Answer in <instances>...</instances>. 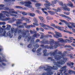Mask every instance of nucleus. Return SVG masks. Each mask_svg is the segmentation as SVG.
Listing matches in <instances>:
<instances>
[{
	"instance_id": "1",
	"label": "nucleus",
	"mask_w": 75,
	"mask_h": 75,
	"mask_svg": "<svg viewBox=\"0 0 75 75\" xmlns=\"http://www.w3.org/2000/svg\"><path fill=\"white\" fill-rule=\"evenodd\" d=\"M57 52L58 50H56L54 51V52H50L49 53L50 54V57L48 58V59H51V61H54V59H52L54 58L57 61H59L57 62H53L54 65H56L57 67L53 66V67L49 66H47L46 67H40V69L44 68V70L47 71V73L45 72L43 73L42 75H51L52 74H53V72H51V70H52V69L57 70L58 67L61 68V65H63L68 60V58H64L65 57L67 56L66 54H67V52H64L65 53L63 54H62L61 52H59V55L55 56L56 54H57Z\"/></svg>"
},
{
	"instance_id": "2",
	"label": "nucleus",
	"mask_w": 75,
	"mask_h": 75,
	"mask_svg": "<svg viewBox=\"0 0 75 75\" xmlns=\"http://www.w3.org/2000/svg\"><path fill=\"white\" fill-rule=\"evenodd\" d=\"M17 30L18 28H16L15 29L14 28H11L10 31H8L6 33V31L3 30V28L0 27V37H9L10 38H12L13 36V34L14 33V35H16L17 33Z\"/></svg>"
},
{
	"instance_id": "3",
	"label": "nucleus",
	"mask_w": 75,
	"mask_h": 75,
	"mask_svg": "<svg viewBox=\"0 0 75 75\" xmlns=\"http://www.w3.org/2000/svg\"><path fill=\"white\" fill-rule=\"evenodd\" d=\"M60 42H64L65 41L62 38H59L58 39V41H55L54 40L52 39H50L49 41V44H50V45L52 47H53V48L54 49H56L58 47L60 46L59 43Z\"/></svg>"
},
{
	"instance_id": "4",
	"label": "nucleus",
	"mask_w": 75,
	"mask_h": 75,
	"mask_svg": "<svg viewBox=\"0 0 75 75\" xmlns=\"http://www.w3.org/2000/svg\"><path fill=\"white\" fill-rule=\"evenodd\" d=\"M29 32L30 31H29V30L28 29H26L25 30V32L23 33L22 35L23 37H25L24 39V40L25 41H26L27 40L28 42L30 41V42H34V40H32L31 36L28 37L27 39V38L28 36H30V33H29Z\"/></svg>"
},
{
	"instance_id": "5",
	"label": "nucleus",
	"mask_w": 75,
	"mask_h": 75,
	"mask_svg": "<svg viewBox=\"0 0 75 75\" xmlns=\"http://www.w3.org/2000/svg\"><path fill=\"white\" fill-rule=\"evenodd\" d=\"M2 13H4V15H6V17H10V15L12 16V17H15L16 18H18V17H16L17 15H16L14 14H18V12L16 11H9V12H7L5 11H3L2 12ZM13 13L14 14L12 13Z\"/></svg>"
},
{
	"instance_id": "6",
	"label": "nucleus",
	"mask_w": 75,
	"mask_h": 75,
	"mask_svg": "<svg viewBox=\"0 0 75 75\" xmlns=\"http://www.w3.org/2000/svg\"><path fill=\"white\" fill-rule=\"evenodd\" d=\"M44 1L47 3L45 4L44 5L45 6L46 8L47 9V10H51V8L50 7L51 6H52V7H55V5L51 4L50 2L47 0H44Z\"/></svg>"
},
{
	"instance_id": "7",
	"label": "nucleus",
	"mask_w": 75,
	"mask_h": 75,
	"mask_svg": "<svg viewBox=\"0 0 75 75\" xmlns=\"http://www.w3.org/2000/svg\"><path fill=\"white\" fill-rule=\"evenodd\" d=\"M20 3L22 5H24L26 7H28V8H30L32 7V6L30 5V4H31L32 3L30 1H21L20 2Z\"/></svg>"
},
{
	"instance_id": "8",
	"label": "nucleus",
	"mask_w": 75,
	"mask_h": 75,
	"mask_svg": "<svg viewBox=\"0 0 75 75\" xmlns=\"http://www.w3.org/2000/svg\"><path fill=\"white\" fill-rule=\"evenodd\" d=\"M67 68V66H63V67L61 68V70H60V73H57V75H60V74H62L63 71H65L64 72V74L65 75H68V73H67V71L66 70V68Z\"/></svg>"
},
{
	"instance_id": "9",
	"label": "nucleus",
	"mask_w": 75,
	"mask_h": 75,
	"mask_svg": "<svg viewBox=\"0 0 75 75\" xmlns=\"http://www.w3.org/2000/svg\"><path fill=\"white\" fill-rule=\"evenodd\" d=\"M44 38H45L44 39L40 42L41 44H49V41L48 40H46L47 39V38L46 37Z\"/></svg>"
},
{
	"instance_id": "10",
	"label": "nucleus",
	"mask_w": 75,
	"mask_h": 75,
	"mask_svg": "<svg viewBox=\"0 0 75 75\" xmlns=\"http://www.w3.org/2000/svg\"><path fill=\"white\" fill-rule=\"evenodd\" d=\"M55 35H54V38H59V37H62V36L61 35V33H59L57 32H55Z\"/></svg>"
},
{
	"instance_id": "11",
	"label": "nucleus",
	"mask_w": 75,
	"mask_h": 75,
	"mask_svg": "<svg viewBox=\"0 0 75 75\" xmlns=\"http://www.w3.org/2000/svg\"><path fill=\"white\" fill-rule=\"evenodd\" d=\"M21 19H17L18 21L16 22L17 25H20V24H21V21H23V20L25 21V19H26V18L22 17L21 18Z\"/></svg>"
},
{
	"instance_id": "12",
	"label": "nucleus",
	"mask_w": 75,
	"mask_h": 75,
	"mask_svg": "<svg viewBox=\"0 0 75 75\" xmlns=\"http://www.w3.org/2000/svg\"><path fill=\"white\" fill-rule=\"evenodd\" d=\"M35 33L32 36L31 38V39H34L35 37L37 38H38L39 37H40V35L38 33H37V31H35Z\"/></svg>"
},
{
	"instance_id": "13",
	"label": "nucleus",
	"mask_w": 75,
	"mask_h": 75,
	"mask_svg": "<svg viewBox=\"0 0 75 75\" xmlns=\"http://www.w3.org/2000/svg\"><path fill=\"white\" fill-rule=\"evenodd\" d=\"M48 38V37H50V38H52V36L51 35H50L47 34L46 35H41V37L40 38V39H43L44 38Z\"/></svg>"
},
{
	"instance_id": "14",
	"label": "nucleus",
	"mask_w": 75,
	"mask_h": 75,
	"mask_svg": "<svg viewBox=\"0 0 75 75\" xmlns=\"http://www.w3.org/2000/svg\"><path fill=\"white\" fill-rule=\"evenodd\" d=\"M8 10L10 11H14V9L13 8H11L9 9V8L7 7L0 8V10Z\"/></svg>"
},
{
	"instance_id": "15",
	"label": "nucleus",
	"mask_w": 75,
	"mask_h": 75,
	"mask_svg": "<svg viewBox=\"0 0 75 75\" xmlns=\"http://www.w3.org/2000/svg\"><path fill=\"white\" fill-rule=\"evenodd\" d=\"M35 44V43L33 42H30V44L28 45V47L29 48H32L34 47V45Z\"/></svg>"
},
{
	"instance_id": "16",
	"label": "nucleus",
	"mask_w": 75,
	"mask_h": 75,
	"mask_svg": "<svg viewBox=\"0 0 75 75\" xmlns=\"http://www.w3.org/2000/svg\"><path fill=\"white\" fill-rule=\"evenodd\" d=\"M38 18L41 21V22L42 23H45V20H44V18L41 16H39L38 17Z\"/></svg>"
},
{
	"instance_id": "17",
	"label": "nucleus",
	"mask_w": 75,
	"mask_h": 75,
	"mask_svg": "<svg viewBox=\"0 0 75 75\" xmlns=\"http://www.w3.org/2000/svg\"><path fill=\"white\" fill-rule=\"evenodd\" d=\"M17 33L18 35H20V34H22L23 35V33H25V32L23 33V32H22V30L21 29H19L18 30H18H17Z\"/></svg>"
},
{
	"instance_id": "18",
	"label": "nucleus",
	"mask_w": 75,
	"mask_h": 75,
	"mask_svg": "<svg viewBox=\"0 0 75 75\" xmlns=\"http://www.w3.org/2000/svg\"><path fill=\"white\" fill-rule=\"evenodd\" d=\"M45 48H47V49H50V50H52V49H54V47L53 46H48V45H46L45 47Z\"/></svg>"
},
{
	"instance_id": "19",
	"label": "nucleus",
	"mask_w": 75,
	"mask_h": 75,
	"mask_svg": "<svg viewBox=\"0 0 75 75\" xmlns=\"http://www.w3.org/2000/svg\"><path fill=\"white\" fill-rule=\"evenodd\" d=\"M6 16L3 15V14L2 13H0V20L3 21V18H5Z\"/></svg>"
},
{
	"instance_id": "20",
	"label": "nucleus",
	"mask_w": 75,
	"mask_h": 75,
	"mask_svg": "<svg viewBox=\"0 0 75 75\" xmlns=\"http://www.w3.org/2000/svg\"><path fill=\"white\" fill-rule=\"evenodd\" d=\"M47 51L46 49H45L43 51V52L44 54L43 55L44 56H48L49 55V53H47Z\"/></svg>"
},
{
	"instance_id": "21",
	"label": "nucleus",
	"mask_w": 75,
	"mask_h": 75,
	"mask_svg": "<svg viewBox=\"0 0 75 75\" xmlns=\"http://www.w3.org/2000/svg\"><path fill=\"white\" fill-rule=\"evenodd\" d=\"M60 16H61V17H63L66 18L68 19V20H71V18L70 17L68 16H66V15H65L63 14H61L60 15Z\"/></svg>"
},
{
	"instance_id": "22",
	"label": "nucleus",
	"mask_w": 75,
	"mask_h": 75,
	"mask_svg": "<svg viewBox=\"0 0 75 75\" xmlns=\"http://www.w3.org/2000/svg\"><path fill=\"white\" fill-rule=\"evenodd\" d=\"M52 10L54 11H55L56 12H58V11L60 12V11H61V9L59 8H58L57 9H56L55 8H52Z\"/></svg>"
},
{
	"instance_id": "23",
	"label": "nucleus",
	"mask_w": 75,
	"mask_h": 75,
	"mask_svg": "<svg viewBox=\"0 0 75 75\" xmlns=\"http://www.w3.org/2000/svg\"><path fill=\"white\" fill-rule=\"evenodd\" d=\"M59 4L60 6H64L63 7H67V4H63V3L62 2L60 1L59 2Z\"/></svg>"
},
{
	"instance_id": "24",
	"label": "nucleus",
	"mask_w": 75,
	"mask_h": 75,
	"mask_svg": "<svg viewBox=\"0 0 75 75\" xmlns=\"http://www.w3.org/2000/svg\"><path fill=\"white\" fill-rule=\"evenodd\" d=\"M41 50V48H39L37 50V52L38 55H40L41 54V53H40Z\"/></svg>"
},
{
	"instance_id": "25",
	"label": "nucleus",
	"mask_w": 75,
	"mask_h": 75,
	"mask_svg": "<svg viewBox=\"0 0 75 75\" xmlns=\"http://www.w3.org/2000/svg\"><path fill=\"white\" fill-rule=\"evenodd\" d=\"M39 25H40V26H42L43 28H44V27H47V26L48 25H46L42 23H39Z\"/></svg>"
},
{
	"instance_id": "26",
	"label": "nucleus",
	"mask_w": 75,
	"mask_h": 75,
	"mask_svg": "<svg viewBox=\"0 0 75 75\" xmlns=\"http://www.w3.org/2000/svg\"><path fill=\"white\" fill-rule=\"evenodd\" d=\"M63 29H64V28L62 27H60L59 26V28H58V30H60V31H62L64 32H65V30Z\"/></svg>"
},
{
	"instance_id": "27",
	"label": "nucleus",
	"mask_w": 75,
	"mask_h": 75,
	"mask_svg": "<svg viewBox=\"0 0 75 75\" xmlns=\"http://www.w3.org/2000/svg\"><path fill=\"white\" fill-rule=\"evenodd\" d=\"M62 8L63 9H64V10H66V11H70V8H67V6H63L62 7Z\"/></svg>"
},
{
	"instance_id": "28",
	"label": "nucleus",
	"mask_w": 75,
	"mask_h": 75,
	"mask_svg": "<svg viewBox=\"0 0 75 75\" xmlns=\"http://www.w3.org/2000/svg\"><path fill=\"white\" fill-rule=\"evenodd\" d=\"M68 73H69V74H74V73L75 74V72L71 70H69L68 71Z\"/></svg>"
},
{
	"instance_id": "29",
	"label": "nucleus",
	"mask_w": 75,
	"mask_h": 75,
	"mask_svg": "<svg viewBox=\"0 0 75 75\" xmlns=\"http://www.w3.org/2000/svg\"><path fill=\"white\" fill-rule=\"evenodd\" d=\"M67 25H70V24H71V26H72L74 27V26H75V25H75V23H73V22H68L67 23Z\"/></svg>"
},
{
	"instance_id": "30",
	"label": "nucleus",
	"mask_w": 75,
	"mask_h": 75,
	"mask_svg": "<svg viewBox=\"0 0 75 75\" xmlns=\"http://www.w3.org/2000/svg\"><path fill=\"white\" fill-rule=\"evenodd\" d=\"M28 15H29L31 17H34L35 16V13H28Z\"/></svg>"
},
{
	"instance_id": "31",
	"label": "nucleus",
	"mask_w": 75,
	"mask_h": 75,
	"mask_svg": "<svg viewBox=\"0 0 75 75\" xmlns=\"http://www.w3.org/2000/svg\"><path fill=\"white\" fill-rule=\"evenodd\" d=\"M64 47H67V48H69L71 50H74V48L71 46L70 45H65L64 46Z\"/></svg>"
},
{
	"instance_id": "32",
	"label": "nucleus",
	"mask_w": 75,
	"mask_h": 75,
	"mask_svg": "<svg viewBox=\"0 0 75 75\" xmlns=\"http://www.w3.org/2000/svg\"><path fill=\"white\" fill-rule=\"evenodd\" d=\"M42 4L40 3H37L35 4V6L36 7H40L41 6Z\"/></svg>"
},
{
	"instance_id": "33",
	"label": "nucleus",
	"mask_w": 75,
	"mask_h": 75,
	"mask_svg": "<svg viewBox=\"0 0 75 75\" xmlns=\"http://www.w3.org/2000/svg\"><path fill=\"white\" fill-rule=\"evenodd\" d=\"M59 2L58 0H54V1H52L51 3L52 4H56L57 2Z\"/></svg>"
},
{
	"instance_id": "34",
	"label": "nucleus",
	"mask_w": 75,
	"mask_h": 75,
	"mask_svg": "<svg viewBox=\"0 0 75 75\" xmlns=\"http://www.w3.org/2000/svg\"><path fill=\"white\" fill-rule=\"evenodd\" d=\"M11 18L10 17H7L5 18H3V21H8V20H11Z\"/></svg>"
},
{
	"instance_id": "35",
	"label": "nucleus",
	"mask_w": 75,
	"mask_h": 75,
	"mask_svg": "<svg viewBox=\"0 0 75 75\" xmlns=\"http://www.w3.org/2000/svg\"><path fill=\"white\" fill-rule=\"evenodd\" d=\"M67 65L68 66H69V67H71V65L72 66H73L74 65V63L72 62H71V63H68L67 64Z\"/></svg>"
},
{
	"instance_id": "36",
	"label": "nucleus",
	"mask_w": 75,
	"mask_h": 75,
	"mask_svg": "<svg viewBox=\"0 0 75 75\" xmlns=\"http://www.w3.org/2000/svg\"><path fill=\"white\" fill-rule=\"evenodd\" d=\"M48 12L50 14H51V15H54V14H55V13L54 12L51 11H48Z\"/></svg>"
},
{
	"instance_id": "37",
	"label": "nucleus",
	"mask_w": 75,
	"mask_h": 75,
	"mask_svg": "<svg viewBox=\"0 0 75 75\" xmlns=\"http://www.w3.org/2000/svg\"><path fill=\"white\" fill-rule=\"evenodd\" d=\"M6 24V23L5 22H0V25H4Z\"/></svg>"
},
{
	"instance_id": "38",
	"label": "nucleus",
	"mask_w": 75,
	"mask_h": 75,
	"mask_svg": "<svg viewBox=\"0 0 75 75\" xmlns=\"http://www.w3.org/2000/svg\"><path fill=\"white\" fill-rule=\"evenodd\" d=\"M59 20L60 21L62 22H63V23H64L66 24H67L68 23L67 22V21H65V20H62V19H59Z\"/></svg>"
},
{
	"instance_id": "39",
	"label": "nucleus",
	"mask_w": 75,
	"mask_h": 75,
	"mask_svg": "<svg viewBox=\"0 0 75 75\" xmlns=\"http://www.w3.org/2000/svg\"><path fill=\"white\" fill-rule=\"evenodd\" d=\"M34 46V48H35L36 49L37 48H38L39 47V45H38V44H36L34 46L33 45V47Z\"/></svg>"
},
{
	"instance_id": "40",
	"label": "nucleus",
	"mask_w": 75,
	"mask_h": 75,
	"mask_svg": "<svg viewBox=\"0 0 75 75\" xmlns=\"http://www.w3.org/2000/svg\"><path fill=\"white\" fill-rule=\"evenodd\" d=\"M25 21H26L28 23H31V21H30V20L27 19V18H26V19H25Z\"/></svg>"
},
{
	"instance_id": "41",
	"label": "nucleus",
	"mask_w": 75,
	"mask_h": 75,
	"mask_svg": "<svg viewBox=\"0 0 75 75\" xmlns=\"http://www.w3.org/2000/svg\"><path fill=\"white\" fill-rule=\"evenodd\" d=\"M46 18L47 20H52L53 18H52L50 17V16H47Z\"/></svg>"
},
{
	"instance_id": "42",
	"label": "nucleus",
	"mask_w": 75,
	"mask_h": 75,
	"mask_svg": "<svg viewBox=\"0 0 75 75\" xmlns=\"http://www.w3.org/2000/svg\"><path fill=\"white\" fill-rule=\"evenodd\" d=\"M64 14L65 15H67V16H69L70 14V12H64Z\"/></svg>"
},
{
	"instance_id": "43",
	"label": "nucleus",
	"mask_w": 75,
	"mask_h": 75,
	"mask_svg": "<svg viewBox=\"0 0 75 75\" xmlns=\"http://www.w3.org/2000/svg\"><path fill=\"white\" fill-rule=\"evenodd\" d=\"M33 21L35 23H37L38 22V20L35 18H34L33 19Z\"/></svg>"
},
{
	"instance_id": "44",
	"label": "nucleus",
	"mask_w": 75,
	"mask_h": 75,
	"mask_svg": "<svg viewBox=\"0 0 75 75\" xmlns=\"http://www.w3.org/2000/svg\"><path fill=\"white\" fill-rule=\"evenodd\" d=\"M67 56L69 57L70 58H71V59L74 58V57L72 56V54H68Z\"/></svg>"
},
{
	"instance_id": "45",
	"label": "nucleus",
	"mask_w": 75,
	"mask_h": 75,
	"mask_svg": "<svg viewBox=\"0 0 75 75\" xmlns=\"http://www.w3.org/2000/svg\"><path fill=\"white\" fill-rule=\"evenodd\" d=\"M68 6H69V7H71L72 8L73 7H74V6H73V4L72 3L70 4H68Z\"/></svg>"
},
{
	"instance_id": "46",
	"label": "nucleus",
	"mask_w": 75,
	"mask_h": 75,
	"mask_svg": "<svg viewBox=\"0 0 75 75\" xmlns=\"http://www.w3.org/2000/svg\"><path fill=\"white\" fill-rule=\"evenodd\" d=\"M22 13L23 16H26V15H27L28 14V13L24 12H23L22 13Z\"/></svg>"
},
{
	"instance_id": "47",
	"label": "nucleus",
	"mask_w": 75,
	"mask_h": 75,
	"mask_svg": "<svg viewBox=\"0 0 75 75\" xmlns=\"http://www.w3.org/2000/svg\"><path fill=\"white\" fill-rule=\"evenodd\" d=\"M47 28H49L50 29H51V30H54V28H53L52 27H51V26H50L49 25H47Z\"/></svg>"
},
{
	"instance_id": "48",
	"label": "nucleus",
	"mask_w": 75,
	"mask_h": 75,
	"mask_svg": "<svg viewBox=\"0 0 75 75\" xmlns=\"http://www.w3.org/2000/svg\"><path fill=\"white\" fill-rule=\"evenodd\" d=\"M65 33H69L70 34H73V33L72 32H71L69 31H67L66 30H65Z\"/></svg>"
},
{
	"instance_id": "49",
	"label": "nucleus",
	"mask_w": 75,
	"mask_h": 75,
	"mask_svg": "<svg viewBox=\"0 0 75 75\" xmlns=\"http://www.w3.org/2000/svg\"><path fill=\"white\" fill-rule=\"evenodd\" d=\"M35 12H36V13H38V14H40L41 13V12H40L39 10H36Z\"/></svg>"
},
{
	"instance_id": "50",
	"label": "nucleus",
	"mask_w": 75,
	"mask_h": 75,
	"mask_svg": "<svg viewBox=\"0 0 75 75\" xmlns=\"http://www.w3.org/2000/svg\"><path fill=\"white\" fill-rule=\"evenodd\" d=\"M48 33L49 34H52V35H53V36H54V34L53 33L50 32V31L48 32Z\"/></svg>"
},
{
	"instance_id": "51",
	"label": "nucleus",
	"mask_w": 75,
	"mask_h": 75,
	"mask_svg": "<svg viewBox=\"0 0 75 75\" xmlns=\"http://www.w3.org/2000/svg\"><path fill=\"white\" fill-rule=\"evenodd\" d=\"M16 8H23V7L20 6H16L15 7Z\"/></svg>"
},
{
	"instance_id": "52",
	"label": "nucleus",
	"mask_w": 75,
	"mask_h": 75,
	"mask_svg": "<svg viewBox=\"0 0 75 75\" xmlns=\"http://www.w3.org/2000/svg\"><path fill=\"white\" fill-rule=\"evenodd\" d=\"M21 38H22V35H20L18 36V40H21Z\"/></svg>"
},
{
	"instance_id": "53",
	"label": "nucleus",
	"mask_w": 75,
	"mask_h": 75,
	"mask_svg": "<svg viewBox=\"0 0 75 75\" xmlns=\"http://www.w3.org/2000/svg\"><path fill=\"white\" fill-rule=\"evenodd\" d=\"M69 39H70V40H72V41H74V39H75L74 38H73V37H70L69 38Z\"/></svg>"
},
{
	"instance_id": "54",
	"label": "nucleus",
	"mask_w": 75,
	"mask_h": 75,
	"mask_svg": "<svg viewBox=\"0 0 75 75\" xmlns=\"http://www.w3.org/2000/svg\"><path fill=\"white\" fill-rule=\"evenodd\" d=\"M19 28H24V26L23 25H20L19 26Z\"/></svg>"
},
{
	"instance_id": "55",
	"label": "nucleus",
	"mask_w": 75,
	"mask_h": 75,
	"mask_svg": "<svg viewBox=\"0 0 75 75\" xmlns=\"http://www.w3.org/2000/svg\"><path fill=\"white\" fill-rule=\"evenodd\" d=\"M66 41H67L68 42H72V41L69 40V39H66Z\"/></svg>"
},
{
	"instance_id": "56",
	"label": "nucleus",
	"mask_w": 75,
	"mask_h": 75,
	"mask_svg": "<svg viewBox=\"0 0 75 75\" xmlns=\"http://www.w3.org/2000/svg\"><path fill=\"white\" fill-rule=\"evenodd\" d=\"M29 28H33V27H35V26L34 25H29Z\"/></svg>"
},
{
	"instance_id": "57",
	"label": "nucleus",
	"mask_w": 75,
	"mask_h": 75,
	"mask_svg": "<svg viewBox=\"0 0 75 75\" xmlns=\"http://www.w3.org/2000/svg\"><path fill=\"white\" fill-rule=\"evenodd\" d=\"M67 27L69 28H71V29H72V26L71 25H67Z\"/></svg>"
},
{
	"instance_id": "58",
	"label": "nucleus",
	"mask_w": 75,
	"mask_h": 75,
	"mask_svg": "<svg viewBox=\"0 0 75 75\" xmlns=\"http://www.w3.org/2000/svg\"><path fill=\"white\" fill-rule=\"evenodd\" d=\"M32 51L33 52H35V51H36V49H35V48H33L32 49Z\"/></svg>"
},
{
	"instance_id": "59",
	"label": "nucleus",
	"mask_w": 75,
	"mask_h": 75,
	"mask_svg": "<svg viewBox=\"0 0 75 75\" xmlns=\"http://www.w3.org/2000/svg\"><path fill=\"white\" fill-rule=\"evenodd\" d=\"M39 30L41 31H44V29H43V28H40Z\"/></svg>"
},
{
	"instance_id": "60",
	"label": "nucleus",
	"mask_w": 75,
	"mask_h": 75,
	"mask_svg": "<svg viewBox=\"0 0 75 75\" xmlns=\"http://www.w3.org/2000/svg\"><path fill=\"white\" fill-rule=\"evenodd\" d=\"M4 1L7 3H10V0H4Z\"/></svg>"
},
{
	"instance_id": "61",
	"label": "nucleus",
	"mask_w": 75,
	"mask_h": 75,
	"mask_svg": "<svg viewBox=\"0 0 75 75\" xmlns=\"http://www.w3.org/2000/svg\"><path fill=\"white\" fill-rule=\"evenodd\" d=\"M50 26H51L52 27H54L55 26V24L54 23H51V24H50Z\"/></svg>"
},
{
	"instance_id": "62",
	"label": "nucleus",
	"mask_w": 75,
	"mask_h": 75,
	"mask_svg": "<svg viewBox=\"0 0 75 75\" xmlns=\"http://www.w3.org/2000/svg\"><path fill=\"white\" fill-rule=\"evenodd\" d=\"M33 25H37V26L39 25V24H38L37 23H33Z\"/></svg>"
},
{
	"instance_id": "63",
	"label": "nucleus",
	"mask_w": 75,
	"mask_h": 75,
	"mask_svg": "<svg viewBox=\"0 0 75 75\" xmlns=\"http://www.w3.org/2000/svg\"><path fill=\"white\" fill-rule=\"evenodd\" d=\"M43 13L45 14L46 16H48V13L46 11H43Z\"/></svg>"
},
{
	"instance_id": "64",
	"label": "nucleus",
	"mask_w": 75,
	"mask_h": 75,
	"mask_svg": "<svg viewBox=\"0 0 75 75\" xmlns=\"http://www.w3.org/2000/svg\"><path fill=\"white\" fill-rule=\"evenodd\" d=\"M25 28H30L29 27V25H26L25 26Z\"/></svg>"
}]
</instances>
